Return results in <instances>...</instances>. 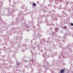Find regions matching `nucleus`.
Returning a JSON list of instances; mask_svg holds the SVG:
<instances>
[{"instance_id": "obj_1", "label": "nucleus", "mask_w": 73, "mask_h": 73, "mask_svg": "<svg viewBox=\"0 0 73 73\" xmlns=\"http://www.w3.org/2000/svg\"><path fill=\"white\" fill-rule=\"evenodd\" d=\"M64 72H65V71L63 69H62L60 70V73H64Z\"/></svg>"}, {"instance_id": "obj_2", "label": "nucleus", "mask_w": 73, "mask_h": 73, "mask_svg": "<svg viewBox=\"0 0 73 73\" xmlns=\"http://www.w3.org/2000/svg\"><path fill=\"white\" fill-rule=\"evenodd\" d=\"M33 5L34 7H36V4L35 3H34L33 4Z\"/></svg>"}, {"instance_id": "obj_3", "label": "nucleus", "mask_w": 73, "mask_h": 73, "mask_svg": "<svg viewBox=\"0 0 73 73\" xmlns=\"http://www.w3.org/2000/svg\"><path fill=\"white\" fill-rule=\"evenodd\" d=\"M55 31L56 32H57L58 31V28H56L55 29Z\"/></svg>"}, {"instance_id": "obj_4", "label": "nucleus", "mask_w": 73, "mask_h": 73, "mask_svg": "<svg viewBox=\"0 0 73 73\" xmlns=\"http://www.w3.org/2000/svg\"><path fill=\"white\" fill-rule=\"evenodd\" d=\"M17 64H20V62H17Z\"/></svg>"}, {"instance_id": "obj_5", "label": "nucleus", "mask_w": 73, "mask_h": 73, "mask_svg": "<svg viewBox=\"0 0 73 73\" xmlns=\"http://www.w3.org/2000/svg\"><path fill=\"white\" fill-rule=\"evenodd\" d=\"M25 62H27V60H25Z\"/></svg>"}, {"instance_id": "obj_6", "label": "nucleus", "mask_w": 73, "mask_h": 73, "mask_svg": "<svg viewBox=\"0 0 73 73\" xmlns=\"http://www.w3.org/2000/svg\"><path fill=\"white\" fill-rule=\"evenodd\" d=\"M71 25H72V26H73V24L72 23H71Z\"/></svg>"}, {"instance_id": "obj_7", "label": "nucleus", "mask_w": 73, "mask_h": 73, "mask_svg": "<svg viewBox=\"0 0 73 73\" xmlns=\"http://www.w3.org/2000/svg\"><path fill=\"white\" fill-rule=\"evenodd\" d=\"M65 29L64 28V29H65L66 28V27H65Z\"/></svg>"}, {"instance_id": "obj_8", "label": "nucleus", "mask_w": 73, "mask_h": 73, "mask_svg": "<svg viewBox=\"0 0 73 73\" xmlns=\"http://www.w3.org/2000/svg\"><path fill=\"white\" fill-rule=\"evenodd\" d=\"M44 62H45V63H47V62L45 61Z\"/></svg>"}, {"instance_id": "obj_9", "label": "nucleus", "mask_w": 73, "mask_h": 73, "mask_svg": "<svg viewBox=\"0 0 73 73\" xmlns=\"http://www.w3.org/2000/svg\"><path fill=\"white\" fill-rule=\"evenodd\" d=\"M43 64H45V63H44V62L43 63Z\"/></svg>"}, {"instance_id": "obj_10", "label": "nucleus", "mask_w": 73, "mask_h": 73, "mask_svg": "<svg viewBox=\"0 0 73 73\" xmlns=\"http://www.w3.org/2000/svg\"><path fill=\"white\" fill-rule=\"evenodd\" d=\"M17 65H19V64H18Z\"/></svg>"}]
</instances>
